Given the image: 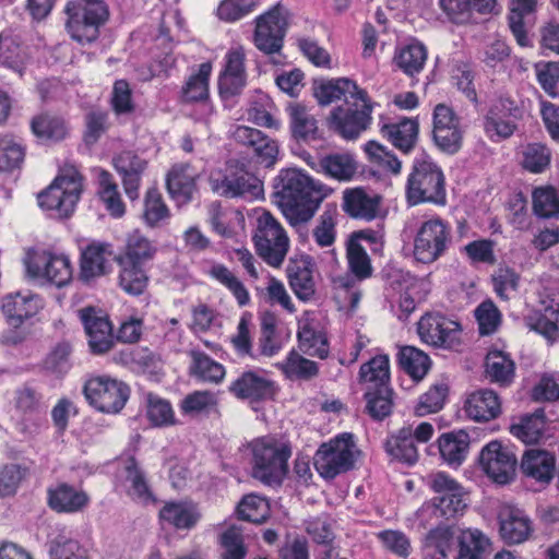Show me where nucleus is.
Returning a JSON list of instances; mask_svg holds the SVG:
<instances>
[{"instance_id":"72a5a7b5","label":"nucleus","mask_w":559,"mask_h":559,"mask_svg":"<svg viewBox=\"0 0 559 559\" xmlns=\"http://www.w3.org/2000/svg\"><path fill=\"white\" fill-rule=\"evenodd\" d=\"M110 245L92 242L81 253L80 278L90 283L107 273Z\"/></svg>"},{"instance_id":"bb28decb","label":"nucleus","mask_w":559,"mask_h":559,"mask_svg":"<svg viewBox=\"0 0 559 559\" xmlns=\"http://www.w3.org/2000/svg\"><path fill=\"white\" fill-rule=\"evenodd\" d=\"M366 92L356 82L347 78H338L319 84L314 88V97L321 106L330 105L342 98L346 105H349L350 100L365 99Z\"/></svg>"},{"instance_id":"4c0bfd02","label":"nucleus","mask_w":559,"mask_h":559,"mask_svg":"<svg viewBox=\"0 0 559 559\" xmlns=\"http://www.w3.org/2000/svg\"><path fill=\"white\" fill-rule=\"evenodd\" d=\"M469 441L464 430L442 433L438 439L441 457L451 466H460L467 456Z\"/></svg>"},{"instance_id":"680f3d73","label":"nucleus","mask_w":559,"mask_h":559,"mask_svg":"<svg viewBox=\"0 0 559 559\" xmlns=\"http://www.w3.org/2000/svg\"><path fill=\"white\" fill-rule=\"evenodd\" d=\"M486 374L491 382L509 384L514 377V362L502 352H490L486 357Z\"/></svg>"},{"instance_id":"ea45409f","label":"nucleus","mask_w":559,"mask_h":559,"mask_svg":"<svg viewBox=\"0 0 559 559\" xmlns=\"http://www.w3.org/2000/svg\"><path fill=\"white\" fill-rule=\"evenodd\" d=\"M287 276L290 288L301 301H309L316 294V283L309 263L294 262L287 267Z\"/></svg>"},{"instance_id":"39448f33","label":"nucleus","mask_w":559,"mask_h":559,"mask_svg":"<svg viewBox=\"0 0 559 559\" xmlns=\"http://www.w3.org/2000/svg\"><path fill=\"white\" fill-rule=\"evenodd\" d=\"M83 189V177L73 167L66 168L37 195L38 206L53 218L72 215Z\"/></svg>"},{"instance_id":"f8f14e48","label":"nucleus","mask_w":559,"mask_h":559,"mask_svg":"<svg viewBox=\"0 0 559 559\" xmlns=\"http://www.w3.org/2000/svg\"><path fill=\"white\" fill-rule=\"evenodd\" d=\"M373 105L366 92L365 99L350 100L346 107L337 106L329 117V126L346 140L357 139L371 123Z\"/></svg>"},{"instance_id":"37998d69","label":"nucleus","mask_w":559,"mask_h":559,"mask_svg":"<svg viewBox=\"0 0 559 559\" xmlns=\"http://www.w3.org/2000/svg\"><path fill=\"white\" fill-rule=\"evenodd\" d=\"M207 275L224 286L236 299L240 307L250 302V294L240 278L226 265L213 263L207 270Z\"/></svg>"},{"instance_id":"a878e982","label":"nucleus","mask_w":559,"mask_h":559,"mask_svg":"<svg viewBox=\"0 0 559 559\" xmlns=\"http://www.w3.org/2000/svg\"><path fill=\"white\" fill-rule=\"evenodd\" d=\"M292 138L298 142L321 139L318 120L311 110L301 103H292L286 108Z\"/></svg>"},{"instance_id":"2f4dec72","label":"nucleus","mask_w":559,"mask_h":559,"mask_svg":"<svg viewBox=\"0 0 559 559\" xmlns=\"http://www.w3.org/2000/svg\"><path fill=\"white\" fill-rule=\"evenodd\" d=\"M380 131L394 147L409 154L418 140L419 123L416 118H403L399 122L384 123Z\"/></svg>"},{"instance_id":"b1692460","label":"nucleus","mask_w":559,"mask_h":559,"mask_svg":"<svg viewBox=\"0 0 559 559\" xmlns=\"http://www.w3.org/2000/svg\"><path fill=\"white\" fill-rule=\"evenodd\" d=\"M148 162L131 151H124L114 158L116 171L120 175L126 194L132 201L139 198L142 176Z\"/></svg>"},{"instance_id":"09e8293b","label":"nucleus","mask_w":559,"mask_h":559,"mask_svg":"<svg viewBox=\"0 0 559 559\" xmlns=\"http://www.w3.org/2000/svg\"><path fill=\"white\" fill-rule=\"evenodd\" d=\"M212 72L210 62L201 63L195 73L187 80L181 91L182 100L195 103L205 100L209 97V80Z\"/></svg>"},{"instance_id":"58836bf2","label":"nucleus","mask_w":559,"mask_h":559,"mask_svg":"<svg viewBox=\"0 0 559 559\" xmlns=\"http://www.w3.org/2000/svg\"><path fill=\"white\" fill-rule=\"evenodd\" d=\"M276 368L289 380L311 381L320 372L319 364L306 358L301 352L292 349Z\"/></svg>"},{"instance_id":"603ef678","label":"nucleus","mask_w":559,"mask_h":559,"mask_svg":"<svg viewBox=\"0 0 559 559\" xmlns=\"http://www.w3.org/2000/svg\"><path fill=\"white\" fill-rule=\"evenodd\" d=\"M359 380L367 384V389L389 385L390 361L386 355H378L364 364L359 370Z\"/></svg>"},{"instance_id":"a211bd4d","label":"nucleus","mask_w":559,"mask_h":559,"mask_svg":"<svg viewBox=\"0 0 559 559\" xmlns=\"http://www.w3.org/2000/svg\"><path fill=\"white\" fill-rule=\"evenodd\" d=\"M246 52L242 47L227 51L224 66L218 76V92L224 100L241 94L247 84Z\"/></svg>"},{"instance_id":"3c124183","label":"nucleus","mask_w":559,"mask_h":559,"mask_svg":"<svg viewBox=\"0 0 559 559\" xmlns=\"http://www.w3.org/2000/svg\"><path fill=\"white\" fill-rule=\"evenodd\" d=\"M25 55L19 35L12 31L0 33V66H5L22 73Z\"/></svg>"},{"instance_id":"f704fd0d","label":"nucleus","mask_w":559,"mask_h":559,"mask_svg":"<svg viewBox=\"0 0 559 559\" xmlns=\"http://www.w3.org/2000/svg\"><path fill=\"white\" fill-rule=\"evenodd\" d=\"M556 457L548 451L531 449L525 451L521 461V471L527 477L548 484L555 474Z\"/></svg>"},{"instance_id":"5701e85b","label":"nucleus","mask_w":559,"mask_h":559,"mask_svg":"<svg viewBox=\"0 0 559 559\" xmlns=\"http://www.w3.org/2000/svg\"><path fill=\"white\" fill-rule=\"evenodd\" d=\"M307 164L318 174L341 181H350L357 173V163L349 153H331L313 158L310 155Z\"/></svg>"},{"instance_id":"de8ad7c7","label":"nucleus","mask_w":559,"mask_h":559,"mask_svg":"<svg viewBox=\"0 0 559 559\" xmlns=\"http://www.w3.org/2000/svg\"><path fill=\"white\" fill-rule=\"evenodd\" d=\"M538 0H510L509 26L518 44L522 47L530 45L524 27V16L534 13Z\"/></svg>"},{"instance_id":"1a4fd4ad","label":"nucleus","mask_w":559,"mask_h":559,"mask_svg":"<svg viewBox=\"0 0 559 559\" xmlns=\"http://www.w3.org/2000/svg\"><path fill=\"white\" fill-rule=\"evenodd\" d=\"M83 394L96 411L117 414L124 407L130 389L124 382L109 376H91L83 385Z\"/></svg>"},{"instance_id":"cd10ccee","label":"nucleus","mask_w":559,"mask_h":559,"mask_svg":"<svg viewBox=\"0 0 559 559\" xmlns=\"http://www.w3.org/2000/svg\"><path fill=\"white\" fill-rule=\"evenodd\" d=\"M214 192L226 198H257L262 193L261 181L249 174L224 176L222 179L211 178Z\"/></svg>"},{"instance_id":"5fc2aeb1","label":"nucleus","mask_w":559,"mask_h":559,"mask_svg":"<svg viewBox=\"0 0 559 559\" xmlns=\"http://www.w3.org/2000/svg\"><path fill=\"white\" fill-rule=\"evenodd\" d=\"M49 557L50 559H91L88 549L64 532L50 540Z\"/></svg>"},{"instance_id":"bf43d9fd","label":"nucleus","mask_w":559,"mask_h":559,"mask_svg":"<svg viewBox=\"0 0 559 559\" xmlns=\"http://www.w3.org/2000/svg\"><path fill=\"white\" fill-rule=\"evenodd\" d=\"M427 60V49L420 43H412L399 50L394 57L396 66L407 75L419 73Z\"/></svg>"},{"instance_id":"423d86ee","label":"nucleus","mask_w":559,"mask_h":559,"mask_svg":"<svg viewBox=\"0 0 559 559\" xmlns=\"http://www.w3.org/2000/svg\"><path fill=\"white\" fill-rule=\"evenodd\" d=\"M358 453L353 433L344 432L319 447L313 464L321 477L334 479L355 466Z\"/></svg>"},{"instance_id":"c756f323","label":"nucleus","mask_w":559,"mask_h":559,"mask_svg":"<svg viewBox=\"0 0 559 559\" xmlns=\"http://www.w3.org/2000/svg\"><path fill=\"white\" fill-rule=\"evenodd\" d=\"M380 202L379 195H370L362 188L345 189L342 209L353 218L372 221L379 214Z\"/></svg>"},{"instance_id":"e433bc0d","label":"nucleus","mask_w":559,"mask_h":559,"mask_svg":"<svg viewBox=\"0 0 559 559\" xmlns=\"http://www.w3.org/2000/svg\"><path fill=\"white\" fill-rule=\"evenodd\" d=\"M457 554L454 559H487L489 538L477 528H466L456 536Z\"/></svg>"},{"instance_id":"a19ab883","label":"nucleus","mask_w":559,"mask_h":559,"mask_svg":"<svg viewBox=\"0 0 559 559\" xmlns=\"http://www.w3.org/2000/svg\"><path fill=\"white\" fill-rule=\"evenodd\" d=\"M190 374L204 382L219 383L225 378V367L199 349L189 352Z\"/></svg>"},{"instance_id":"0e129e2a","label":"nucleus","mask_w":559,"mask_h":559,"mask_svg":"<svg viewBox=\"0 0 559 559\" xmlns=\"http://www.w3.org/2000/svg\"><path fill=\"white\" fill-rule=\"evenodd\" d=\"M346 259L348 270L358 281L371 277L373 267L366 247L362 243H357L356 240H348L346 246Z\"/></svg>"},{"instance_id":"20e7f679","label":"nucleus","mask_w":559,"mask_h":559,"mask_svg":"<svg viewBox=\"0 0 559 559\" xmlns=\"http://www.w3.org/2000/svg\"><path fill=\"white\" fill-rule=\"evenodd\" d=\"M252 476L264 485H280L288 472L290 448L272 437H262L250 442Z\"/></svg>"},{"instance_id":"412c9836","label":"nucleus","mask_w":559,"mask_h":559,"mask_svg":"<svg viewBox=\"0 0 559 559\" xmlns=\"http://www.w3.org/2000/svg\"><path fill=\"white\" fill-rule=\"evenodd\" d=\"M229 392L239 400L260 402L272 399L275 383L260 370H248L239 374L229 385Z\"/></svg>"},{"instance_id":"393cba45","label":"nucleus","mask_w":559,"mask_h":559,"mask_svg":"<svg viewBox=\"0 0 559 559\" xmlns=\"http://www.w3.org/2000/svg\"><path fill=\"white\" fill-rule=\"evenodd\" d=\"M459 324L440 313H426L417 323V333L420 340L431 346L441 347L450 345Z\"/></svg>"},{"instance_id":"e2e57ef3","label":"nucleus","mask_w":559,"mask_h":559,"mask_svg":"<svg viewBox=\"0 0 559 559\" xmlns=\"http://www.w3.org/2000/svg\"><path fill=\"white\" fill-rule=\"evenodd\" d=\"M392 394L393 391L389 385L366 390V409L373 419L382 420L391 414L393 406Z\"/></svg>"},{"instance_id":"473e14b6","label":"nucleus","mask_w":559,"mask_h":559,"mask_svg":"<svg viewBox=\"0 0 559 559\" xmlns=\"http://www.w3.org/2000/svg\"><path fill=\"white\" fill-rule=\"evenodd\" d=\"M501 537L510 544L524 542L531 534V522L525 513L515 507L503 506L499 511Z\"/></svg>"},{"instance_id":"2eb2a0df","label":"nucleus","mask_w":559,"mask_h":559,"mask_svg":"<svg viewBox=\"0 0 559 559\" xmlns=\"http://www.w3.org/2000/svg\"><path fill=\"white\" fill-rule=\"evenodd\" d=\"M520 117L521 110L512 98L499 97L484 116V131L491 141L509 139L516 131L514 120Z\"/></svg>"},{"instance_id":"c9c22d12","label":"nucleus","mask_w":559,"mask_h":559,"mask_svg":"<svg viewBox=\"0 0 559 559\" xmlns=\"http://www.w3.org/2000/svg\"><path fill=\"white\" fill-rule=\"evenodd\" d=\"M156 253V245L141 231L134 230L127 236L124 249L116 261L146 265L153 261Z\"/></svg>"},{"instance_id":"6e6d98bb","label":"nucleus","mask_w":559,"mask_h":559,"mask_svg":"<svg viewBox=\"0 0 559 559\" xmlns=\"http://www.w3.org/2000/svg\"><path fill=\"white\" fill-rule=\"evenodd\" d=\"M368 162L377 166L381 171L397 176L402 171V162L386 146L369 141L365 145Z\"/></svg>"},{"instance_id":"49530a36","label":"nucleus","mask_w":559,"mask_h":559,"mask_svg":"<svg viewBox=\"0 0 559 559\" xmlns=\"http://www.w3.org/2000/svg\"><path fill=\"white\" fill-rule=\"evenodd\" d=\"M119 266V286L123 292L132 296L144 293L148 284V275L145 265L117 261Z\"/></svg>"},{"instance_id":"dca6fc26","label":"nucleus","mask_w":559,"mask_h":559,"mask_svg":"<svg viewBox=\"0 0 559 559\" xmlns=\"http://www.w3.org/2000/svg\"><path fill=\"white\" fill-rule=\"evenodd\" d=\"M432 139L441 152L450 155L459 152L462 146L461 119L451 107L444 104H438L433 109Z\"/></svg>"},{"instance_id":"aec40b11","label":"nucleus","mask_w":559,"mask_h":559,"mask_svg":"<svg viewBox=\"0 0 559 559\" xmlns=\"http://www.w3.org/2000/svg\"><path fill=\"white\" fill-rule=\"evenodd\" d=\"M201 171L188 162L174 164L166 175V189L177 204H187L198 190Z\"/></svg>"},{"instance_id":"f257e3e1","label":"nucleus","mask_w":559,"mask_h":559,"mask_svg":"<svg viewBox=\"0 0 559 559\" xmlns=\"http://www.w3.org/2000/svg\"><path fill=\"white\" fill-rule=\"evenodd\" d=\"M276 195L284 215L292 225L310 221L333 189L299 169L282 170L277 177Z\"/></svg>"},{"instance_id":"f03ea898","label":"nucleus","mask_w":559,"mask_h":559,"mask_svg":"<svg viewBox=\"0 0 559 559\" xmlns=\"http://www.w3.org/2000/svg\"><path fill=\"white\" fill-rule=\"evenodd\" d=\"M406 200L409 205L447 203L445 177L442 168L427 153L414 157L405 185Z\"/></svg>"},{"instance_id":"c03bdc74","label":"nucleus","mask_w":559,"mask_h":559,"mask_svg":"<svg viewBox=\"0 0 559 559\" xmlns=\"http://www.w3.org/2000/svg\"><path fill=\"white\" fill-rule=\"evenodd\" d=\"M164 523L177 530H190L199 521V513L194 506L185 502H168L159 511Z\"/></svg>"},{"instance_id":"8fccbe9b","label":"nucleus","mask_w":559,"mask_h":559,"mask_svg":"<svg viewBox=\"0 0 559 559\" xmlns=\"http://www.w3.org/2000/svg\"><path fill=\"white\" fill-rule=\"evenodd\" d=\"M298 347L304 355L319 359H326L330 354L325 333L309 325H305L298 331Z\"/></svg>"},{"instance_id":"ddd939ff","label":"nucleus","mask_w":559,"mask_h":559,"mask_svg":"<svg viewBox=\"0 0 559 559\" xmlns=\"http://www.w3.org/2000/svg\"><path fill=\"white\" fill-rule=\"evenodd\" d=\"M288 26V11L277 3L255 19L253 44L262 52L281 51Z\"/></svg>"},{"instance_id":"052dcab7","label":"nucleus","mask_w":559,"mask_h":559,"mask_svg":"<svg viewBox=\"0 0 559 559\" xmlns=\"http://www.w3.org/2000/svg\"><path fill=\"white\" fill-rule=\"evenodd\" d=\"M399 361L403 370L417 381L421 380L430 368L428 355L414 346L402 347Z\"/></svg>"},{"instance_id":"79ce46f5","label":"nucleus","mask_w":559,"mask_h":559,"mask_svg":"<svg viewBox=\"0 0 559 559\" xmlns=\"http://www.w3.org/2000/svg\"><path fill=\"white\" fill-rule=\"evenodd\" d=\"M124 486L127 493L135 501L148 503L155 501L145 473L134 459H130L124 467Z\"/></svg>"},{"instance_id":"6ab92c4d","label":"nucleus","mask_w":559,"mask_h":559,"mask_svg":"<svg viewBox=\"0 0 559 559\" xmlns=\"http://www.w3.org/2000/svg\"><path fill=\"white\" fill-rule=\"evenodd\" d=\"M27 271L33 277L46 278L58 287L67 285L72 278V266L69 258L47 251L35 254L27 262Z\"/></svg>"},{"instance_id":"f3484780","label":"nucleus","mask_w":559,"mask_h":559,"mask_svg":"<svg viewBox=\"0 0 559 559\" xmlns=\"http://www.w3.org/2000/svg\"><path fill=\"white\" fill-rule=\"evenodd\" d=\"M479 464L489 478L499 485H504L514 477L516 456L501 442L491 441L483 448Z\"/></svg>"},{"instance_id":"4be33fe9","label":"nucleus","mask_w":559,"mask_h":559,"mask_svg":"<svg viewBox=\"0 0 559 559\" xmlns=\"http://www.w3.org/2000/svg\"><path fill=\"white\" fill-rule=\"evenodd\" d=\"M231 135L237 143L252 150L259 164L266 167L275 164L278 156L277 142L262 131L248 126H237Z\"/></svg>"},{"instance_id":"338daca9","label":"nucleus","mask_w":559,"mask_h":559,"mask_svg":"<svg viewBox=\"0 0 559 559\" xmlns=\"http://www.w3.org/2000/svg\"><path fill=\"white\" fill-rule=\"evenodd\" d=\"M534 214L543 218L559 216V192L550 186L535 188L532 194Z\"/></svg>"},{"instance_id":"6e6552de","label":"nucleus","mask_w":559,"mask_h":559,"mask_svg":"<svg viewBox=\"0 0 559 559\" xmlns=\"http://www.w3.org/2000/svg\"><path fill=\"white\" fill-rule=\"evenodd\" d=\"M253 242L259 257L274 267L282 265L289 249L285 229L267 211H263L257 218Z\"/></svg>"},{"instance_id":"864d4df0","label":"nucleus","mask_w":559,"mask_h":559,"mask_svg":"<svg viewBox=\"0 0 559 559\" xmlns=\"http://www.w3.org/2000/svg\"><path fill=\"white\" fill-rule=\"evenodd\" d=\"M216 394L204 390L187 394L180 402L179 408L182 415L198 417L209 415L217 409Z\"/></svg>"},{"instance_id":"7ed1b4c3","label":"nucleus","mask_w":559,"mask_h":559,"mask_svg":"<svg viewBox=\"0 0 559 559\" xmlns=\"http://www.w3.org/2000/svg\"><path fill=\"white\" fill-rule=\"evenodd\" d=\"M64 13L68 34L81 45L94 43L109 19V8L104 0H70Z\"/></svg>"},{"instance_id":"4d7b16f0","label":"nucleus","mask_w":559,"mask_h":559,"mask_svg":"<svg viewBox=\"0 0 559 559\" xmlns=\"http://www.w3.org/2000/svg\"><path fill=\"white\" fill-rule=\"evenodd\" d=\"M99 189L98 194L104 202L106 210L114 217H121L126 213V206L121 199L118 185L115 182L112 175L106 170H102L98 177Z\"/></svg>"},{"instance_id":"7c9ffc66","label":"nucleus","mask_w":559,"mask_h":559,"mask_svg":"<svg viewBox=\"0 0 559 559\" xmlns=\"http://www.w3.org/2000/svg\"><path fill=\"white\" fill-rule=\"evenodd\" d=\"M48 506L58 513H76L90 503V497L83 490L61 483L47 490Z\"/></svg>"},{"instance_id":"774afa93","label":"nucleus","mask_w":559,"mask_h":559,"mask_svg":"<svg viewBox=\"0 0 559 559\" xmlns=\"http://www.w3.org/2000/svg\"><path fill=\"white\" fill-rule=\"evenodd\" d=\"M454 533L450 526H438L429 532L424 559H448Z\"/></svg>"},{"instance_id":"13d9d810","label":"nucleus","mask_w":559,"mask_h":559,"mask_svg":"<svg viewBox=\"0 0 559 559\" xmlns=\"http://www.w3.org/2000/svg\"><path fill=\"white\" fill-rule=\"evenodd\" d=\"M449 393V382L445 379L435 382L427 392L419 396L415 414L419 417L439 412Z\"/></svg>"},{"instance_id":"c85d7f7f","label":"nucleus","mask_w":559,"mask_h":559,"mask_svg":"<svg viewBox=\"0 0 559 559\" xmlns=\"http://www.w3.org/2000/svg\"><path fill=\"white\" fill-rule=\"evenodd\" d=\"M468 418L478 423H486L501 414V402L498 394L490 389L472 392L464 404Z\"/></svg>"},{"instance_id":"9d476101","label":"nucleus","mask_w":559,"mask_h":559,"mask_svg":"<svg viewBox=\"0 0 559 559\" xmlns=\"http://www.w3.org/2000/svg\"><path fill=\"white\" fill-rule=\"evenodd\" d=\"M433 433L435 427L428 421H421L416 427L403 426L388 436L384 450L394 460L413 465L419 457L417 443H427Z\"/></svg>"},{"instance_id":"4468645a","label":"nucleus","mask_w":559,"mask_h":559,"mask_svg":"<svg viewBox=\"0 0 559 559\" xmlns=\"http://www.w3.org/2000/svg\"><path fill=\"white\" fill-rule=\"evenodd\" d=\"M41 308V298L31 293H16L2 299V312L9 326L15 330L20 329L26 320L37 314ZM3 337L5 343L16 345L25 340L26 333L24 331H8Z\"/></svg>"},{"instance_id":"9b49d317","label":"nucleus","mask_w":559,"mask_h":559,"mask_svg":"<svg viewBox=\"0 0 559 559\" xmlns=\"http://www.w3.org/2000/svg\"><path fill=\"white\" fill-rule=\"evenodd\" d=\"M432 491H449L451 497H435L431 500L432 513L445 520L454 519L464 513L467 507L464 487L445 472L430 473L426 478Z\"/></svg>"},{"instance_id":"69168bd1","label":"nucleus","mask_w":559,"mask_h":559,"mask_svg":"<svg viewBox=\"0 0 559 559\" xmlns=\"http://www.w3.org/2000/svg\"><path fill=\"white\" fill-rule=\"evenodd\" d=\"M545 427L544 411L537 409L532 415L523 417L519 424L512 425L511 433L524 443H535L543 436Z\"/></svg>"},{"instance_id":"a18cd8bd","label":"nucleus","mask_w":559,"mask_h":559,"mask_svg":"<svg viewBox=\"0 0 559 559\" xmlns=\"http://www.w3.org/2000/svg\"><path fill=\"white\" fill-rule=\"evenodd\" d=\"M29 126L33 134L41 140L60 141L68 133L66 121L50 112L35 115L31 119Z\"/></svg>"},{"instance_id":"0eeeda50","label":"nucleus","mask_w":559,"mask_h":559,"mask_svg":"<svg viewBox=\"0 0 559 559\" xmlns=\"http://www.w3.org/2000/svg\"><path fill=\"white\" fill-rule=\"evenodd\" d=\"M452 238V227L447 219L435 215L421 221L414 236V258L425 264L436 262L447 253Z\"/></svg>"}]
</instances>
